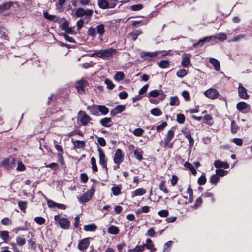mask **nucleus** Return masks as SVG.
<instances>
[{
  "label": "nucleus",
  "instance_id": "nucleus-30",
  "mask_svg": "<svg viewBox=\"0 0 252 252\" xmlns=\"http://www.w3.org/2000/svg\"><path fill=\"white\" fill-rule=\"evenodd\" d=\"M142 33V31L140 30H133L130 33V36L133 41H135L139 35Z\"/></svg>",
  "mask_w": 252,
  "mask_h": 252
},
{
  "label": "nucleus",
  "instance_id": "nucleus-9",
  "mask_svg": "<svg viewBox=\"0 0 252 252\" xmlns=\"http://www.w3.org/2000/svg\"><path fill=\"white\" fill-rule=\"evenodd\" d=\"M89 85L88 82L84 79H81L76 82V88L78 93L80 94L85 93L84 88Z\"/></svg>",
  "mask_w": 252,
  "mask_h": 252
},
{
  "label": "nucleus",
  "instance_id": "nucleus-57",
  "mask_svg": "<svg viewBox=\"0 0 252 252\" xmlns=\"http://www.w3.org/2000/svg\"><path fill=\"white\" fill-rule=\"evenodd\" d=\"M182 95L187 101L190 100V94L189 92L187 90H184L182 93Z\"/></svg>",
  "mask_w": 252,
  "mask_h": 252
},
{
  "label": "nucleus",
  "instance_id": "nucleus-33",
  "mask_svg": "<svg viewBox=\"0 0 252 252\" xmlns=\"http://www.w3.org/2000/svg\"><path fill=\"white\" fill-rule=\"evenodd\" d=\"M98 6L102 9H106L109 8L108 2L106 0H98Z\"/></svg>",
  "mask_w": 252,
  "mask_h": 252
},
{
  "label": "nucleus",
  "instance_id": "nucleus-60",
  "mask_svg": "<svg viewBox=\"0 0 252 252\" xmlns=\"http://www.w3.org/2000/svg\"><path fill=\"white\" fill-rule=\"evenodd\" d=\"M167 126L166 122H162L160 125L156 127V129L158 132L162 131Z\"/></svg>",
  "mask_w": 252,
  "mask_h": 252
},
{
  "label": "nucleus",
  "instance_id": "nucleus-25",
  "mask_svg": "<svg viewBox=\"0 0 252 252\" xmlns=\"http://www.w3.org/2000/svg\"><path fill=\"white\" fill-rule=\"evenodd\" d=\"M72 142L73 144L74 148H83L85 146V142L84 141H80L78 140H76L74 141L73 139H72Z\"/></svg>",
  "mask_w": 252,
  "mask_h": 252
},
{
  "label": "nucleus",
  "instance_id": "nucleus-37",
  "mask_svg": "<svg viewBox=\"0 0 252 252\" xmlns=\"http://www.w3.org/2000/svg\"><path fill=\"white\" fill-rule=\"evenodd\" d=\"M91 164L92 165V169L93 172H96L98 171V168L96 165V159L94 157H92L91 158Z\"/></svg>",
  "mask_w": 252,
  "mask_h": 252
},
{
  "label": "nucleus",
  "instance_id": "nucleus-54",
  "mask_svg": "<svg viewBox=\"0 0 252 252\" xmlns=\"http://www.w3.org/2000/svg\"><path fill=\"white\" fill-rule=\"evenodd\" d=\"M87 34L88 36H91L93 38L95 37L96 34L95 32V29L93 27L89 28L87 31Z\"/></svg>",
  "mask_w": 252,
  "mask_h": 252
},
{
  "label": "nucleus",
  "instance_id": "nucleus-46",
  "mask_svg": "<svg viewBox=\"0 0 252 252\" xmlns=\"http://www.w3.org/2000/svg\"><path fill=\"white\" fill-rule=\"evenodd\" d=\"M125 78V74L122 71L116 72L115 75L114 77L116 81H120L122 80Z\"/></svg>",
  "mask_w": 252,
  "mask_h": 252
},
{
  "label": "nucleus",
  "instance_id": "nucleus-55",
  "mask_svg": "<svg viewBox=\"0 0 252 252\" xmlns=\"http://www.w3.org/2000/svg\"><path fill=\"white\" fill-rule=\"evenodd\" d=\"M34 221L38 225H42L44 224L46 221L45 219L42 217H36L34 218Z\"/></svg>",
  "mask_w": 252,
  "mask_h": 252
},
{
  "label": "nucleus",
  "instance_id": "nucleus-61",
  "mask_svg": "<svg viewBox=\"0 0 252 252\" xmlns=\"http://www.w3.org/2000/svg\"><path fill=\"white\" fill-rule=\"evenodd\" d=\"M105 83L107 85V87L109 89H113L115 87V84L112 82V81L108 79H106L105 80Z\"/></svg>",
  "mask_w": 252,
  "mask_h": 252
},
{
  "label": "nucleus",
  "instance_id": "nucleus-13",
  "mask_svg": "<svg viewBox=\"0 0 252 252\" xmlns=\"http://www.w3.org/2000/svg\"><path fill=\"white\" fill-rule=\"evenodd\" d=\"M15 164V159H12L11 161H10L9 158H6L4 159L1 162L0 166L4 167L7 170H10L12 169Z\"/></svg>",
  "mask_w": 252,
  "mask_h": 252
},
{
  "label": "nucleus",
  "instance_id": "nucleus-56",
  "mask_svg": "<svg viewBox=\"0 0 252 252\" xmlns=\"http://www.w3.org/2000/svg\"><path fill=\"white\" fill-rule=\"evenodd\" d=\"M144 130L141 128L135 129L133 131V134L136 136H141L144 133Z\"/></svg>",
  "mask_w": 252,
  "mask_h": 252
},
{
  "label": "nucleus",
  "instance_id": "nucleus-52",
  "mask_svg": "<svg viewBox=\"0 0 252 252\" xmlns=\"http://www.w3.org/2000/svg\"><path fill=\"white\" fill-rule=\"evenodd\" d=\"M176 121L180 124H183L185 121V116L183 114H178L176 116Z\"/></svg>",
  "mask_w": 252,
  "mask_h": 252
},
{
  "label": "nucleus",
  "instance_id": "nucleus-18",
  "mask_svg": "<svg viewBox=\"0 0 252 252\" xmlns=\"http://www.w3.org/2000/svg\"><path fill=\"white\" fill-rule=\"evenodd\" d=\"M214 165L216 168H223L224 169H228L229 165L226 162H223L220 160H216L214 163Z\"/></svg>",
  "mask_w": 252,
  "mask_h": 252
},
{
  "label": "nucleus",
  "instance_id": "nucleus-16",
  "mask_svg": "<svg viewBox=\"0 0 252 252\" xmlns=\"http://www.w3.org/2000/svg\"><path fill=\"white\" fill-rule=\"evenodd\" d=\"M83 114V115L80 119V122L83 126H86L89 122L92 120V118L88 115L84 111H80L78 114Z\"/></svg>",
  "mask_w": 252,
  "mask_h": 252
},
{
  "label": "nucleus",
  "instance_id": "nucleus-20",
  "mask_svg": "<svg viewBox=\"0 0 252 252\" xmlns=\"http://www.w3.org/2000/svg\"><path fill=\"white\" fill-rule=\"evenodd\" d=\"M14 4L12 1H8L2 3L0 5V13H2L3 11L9 9Z\"/></svg>",
  "mask_w": 252,
  "mask_h": 252
},
{
  "label": "nucleus",
  "instance_id": "nucleus-5",
  "mask_svg": "<svg viewBox=\"0 0 252 252\" xmlns=\"http://www.w3.org/2000/svg\"><path fill=\"white\" fill-rule=\"evenodd\" d=\"M160 51H155L154 52H142L140 56L142 58L147 61H155L156 57L159 55Z\"/></svg>",
  "mask_w": 252,
  "mask_h": 252
},
{
  "label": "nucleus",
  "instance_id": "nucleus-64",
  "mask_svg": "<svg viewBox=\"0 0 252 252\" xmlns=\"http://www.w3.org/2000/svg\"><path fill=\"white\" fill-rule=\"evenodd\" d=\"M149 87V84H146L145 85H144L138 91V94L139 95L143 94H145Z\"/></svg>",
  "mask_w": 252,
  "mask_h": 252
},
{
  "label": "nucleus",
  "instance_id": "nucleus-17",
  "mask_svg": "<svg viewBox=\"0 0 252 252\" xmlns=\"http://www.w3.org/2000/svg\"><path fill=\"white\" fill-rule=\"evenodd\" d=\"M100 124L106 127H110L113 125V123L111 118L105 117L100 120Z\"/></svg>",
  "mask_w": 252,
  "mask_h": 252
},
{
  "label": "nucleus",
  "instance_id": "nucleus-1",
  "mask_svg": "<svg viewBox=\"0 0 252 252\" xmlns=\"http://www.w3.org/2000/svg\"><path fill=\"white\" fill-rule=\"evenodd\" d=\"M174 127H172L167 131L165 137L164 138V148L172 149L173 147L174 142H171V141L174 136Z\"/></svg>",
  "mask_w": 252,
  "mask_h": 252
},
{
  "label": "nucleus",
  "instance_id": "nucleus-10",
  "mask_svg": "<svg viewBox=\"0 0 252 252\" xmlns=\"http://www.w3.org/2000/svg\"><path fill=\"white\" fill-rule=\"evenodd\" d=\"M204 95L209 99H215L218 97L219 94L216 89L210 88L204 92Z\"/></svg>",
  "mask_w": 252,
  "mask_h": 252
},
{
  "label": "nucleus",
  "instance_id": "nucleus-45",
  "mask_svg": "<svg viewBox=\"0 0 252 252\" xmlns=\"http://www.w3.org/2000/svg\"><path fill=\"white\" fill-rule=\"evenodd\" d=\"M151 114L155 116H159L162 114L161 110L158 108H154L151 110Z\"/></svg>",
  "mask_w": 252,
  "mask_h": 252
},
{
  "label": "nucleus",
  "instance_id": "nucleus-24",
  "mask_svg": "<svg viewBox=\"0 0 252 252\" xmlns=\"http://www.w3.org/2000/svg\"><path fill=\"white\" fill-rule=\"evenodd\" d=\"M146 193V190L142 188H138L131 193V197L133 198L135 196H141L145 194Z\"/></svg>",
  "mask_w": 252,
  "mask_h": 252
},
{
  "label": "nucleus",
  "instance_id": "nucleus-38",
  "mask_svg": "<svg viewBox=\"0 0 252 252\" xmlns=\"http://www.w3.org/2000/svg\"><path fill=\"white\" fill-rule=\"evenodd\" d=\"M160 94V90H154L149 92L147 97H157Z\"/></svg>",
  "mask_w": 252,
  "mask_h": 252
},
{
  "label": "nucleus",
  "instance_id": "nucleus-12",
  "mask_svg": "<svg viewBox=\"0 0 252 252\" xmlns=\"http://www.w3.org/2000/svg\"><path fill=\"white\" fill-rule=\"evenodd\" d=\"M46 199L47 204L49 208H57L58 209L65 210L66 208V206L65 205L63 204L58 203L52 200L48 199L46 196H45Z\"/></svg>",
  "mask_w": 252,
  "mask_h": 252
},
{
  "label": "nucleus",
  "instance_id": "nucleus-26",
  "mask_svg": "<svg viewBox=\"0 0 252 252\" xmlns=\"http://www.w3.org/2000/svg\"><path fill=\"white\" fill-rule=\"evenodd\" d=\"M210 63L214 66L216 71H219L220 69V65L219 61L215 59L211 58L209 60Z\"/></svg>",
  "mask_w": 252,
  "mask_h": 252
},
{
  "label": "nucleus",
  "instance_id": "nucleus-44",
  "mask_svg": "<svg viewBox=\"0 0 252 252\" xmlns=\"http://www.w3.org/2000/svg\"><path fill=\"white\" fill-rule=\"evenodd\" d=\"M238 129V126L235 120L231 122V131L233 134L236 133Z\"/></svg>",
  "mask_w": 252,
  "mask_h": 252
},
{
  "label": "nucleus",
  "instance_id": "nucleus-63",
  "mask_svg": "<svg viewBox=\"0 0 252 252\" xmlns=\"http://www.w3.org/2000/svg\"><path fill=\"white\" fill-rule=\"evenodd\" d=\"M16 243L19 246H22L24 245L26 243V240L25 238H21L20 237H17L16 239Z\"/></svg>",
  "mask_w": 252,
  "mask_h": 252
},
{
  "label": "nucleus",
  "instance_id": "nucleus-39",
  "mask_svg": "<svg viewBox=\"0 0 252 252\" xmlns=\"http://www.w3.org/2000/svg\"><path fill=\"white\" fill-rule=\"evenodd\" d=\"M97 226L94 224L86 225L84 226V230L85 231L93 232L96 230Z\"/></svg>",
  "mask_w": 252,
  "mask_h": 252
},
{
  "label": "nucleus",
  "instance_id": "nucleus-51",
  "mask_svg": "<svg viewBox=\"0 0 252 252\" xmlns=\"http://www.w3.org/2000/svg\"><path fill=\"white\" fill-rule=\"evenodd\" d=\"M220 180V177L216 174L212 175L210 179V182L212 184L216 185Z\"/></svg>",
  "mask_w": 252,
  "mask_h": 252
},
{
  "label": "nucleus",
  "instance_id": "nucleus-35",
  "mask_svg": "<svg viewBox=\"0 0 252 252\" xmlns=\"http://www.w3.org/2000/svg\"><path fill=\"white\" fill-rule=\"evenodd\" d=\"M187 191L189 195V203H191L193 202L194 199H193V191L192 189L191 188V186L189 185V187L187 188Z\"/></svg>",
  "mask_w": 252,
  "mask_h": 252
},
{
  "label": "nucleus",
  "instance_id": "nucleus-36",
  "mask_svg": "<svg viewBox=\"0 0 252 252\" xmlns=\"http://www.w3.org/2000/svg\"><path fill=\"white\" fill-rule=\"evenodd\" d=\"M28 202L26 201L20 200L18 202V205L19 209L23 212H26V209L27 207Z\"/></svg>",
  "mask_w": 252,
  "mask_h": 252
},
{
  "label": "nucleus",
  "instance_id": "nucleus-14",
  "mask_svg": "<svg viewBox=\"0 0 252 252\" xmlns=\"http://www.w3.org/2000/svg\"><path fill=\"white\" fill-rule=\"evenodd\" d=\"M90 238H85L79 241L78 249L80 251L86 250L90 245Z\"/></svg>",
  "mask_w": 252,
  "mask_h": 252
},
{
  "label": "nucleus",
  "instance_id": "nucleus-41",
  "mask_svg": "<svg viewBox=\"0 0 252 252\" xmlns=\"http://www.w3.org/2000/svg\"><path fill=\"white\" fill-rule=\"evenodd\" d=\"M158 64L160 68L164 69L168 68L170 63L167 60H161L158 63Z\"/></svg>",
  "mask_w": 252,
  "mask_h": 252
},
{
  "label": "nucleus",
  "instance_id": "nucleus-58",
  "mask_svg": "<svg viewBox=\"0 0 252 252\" xmlns=\"http://www.w3.org/2000/svg\"><path fill=\"white\" fill-rule=\"evenodd\" d=\"M85 10L82 8H78L75 12V15L77 17H81L85 15Z\"/></svg>",
  "mask_w": 252,
  "mask_h": 252
},
{
  "label": "nucleus",
  "instance_id": "nucleus-48",
  "mask_svg": "<svg viewBox=\"0 0 252 252\" xmlns=\"http://www.w3.org/2000/svg\"><path fill=\"white\" fill-rule=\"evenodd\" d=\"M144 250L143 245H137L134 248L129 249L128 252H143Z\"/></svg>",
  "mask_w": 252,
  "mask_h": 252
},
{
  "label": "nucleus",
  "instance_id": "nucleus-4",
  "mask_svg": "<svg viewBox=\"0 0 252 252\" xmlns=\"http://www.w3.org/2000/svg\"><path fill=\"white\" fill-rule=\"evenodd\" d=\"M95 191V189L94 187L92 186L89 190H87L82 196H81L80 198V201L83 203H86L89 201L94 195Z\"/></svg>",
  "mask_w": 252,
  "mask_h": 252
},
{
  "label": "nucleus",
  "instance_id": "nucleus-11",
  "mask_svg": "<svg viewBox=\"0 0 252 252\" xmlns=\"http://www.w3.org/2000/svg\"><path fill=\"white\" fill-rule=\"evenodd\" d=\"M238 95L240 98L243 99H248L250 96L247 93V89L242 85L241 84H239L238 88Z\"/></svg>",
  "mask_w": 252,
  "mask_h": 252
},
{
  "label": "nucleus",
  "instance_id": "nucleus-31",
  "mask_svg": "<svg viewBox=\"0 0 252 252\" xmlns=\"http://www.w3.org/2000/svg\"><path fill=\"white\" fill-rule=\"evenodd\" d=\"M180 101L177 96H172L170 98L169 104L170 106H178Z\"/></svg>",
  "mask_w": 252,
  "mask_h": 252
},
{
  "label": "nucleus",
  "instance_id": "nucleus-28",
  "mask_svg": "<svg viewBox=\"0 0 252 252\" xmlns=\"http://www.w3.org/2000/svg\"><path fill=\"white\" fill-rule=\"evenodd\" d=\"M0 238H1L3 240L4 242L7 243L9 239V232L6 230L0 231Z\"/></svg>",
  "mask_w": 252,
  "mask_h": 252
},
{
  "label": "nucleus",
  "instance_id": "nucleus-21",
  "mask_svg": "<svg viewBox=\"0 0 252 252\" xmlns=\"http://www.w3.org/2000/svg\"><path fill=\"white\" fill-rule=\"evenodd\" d=\"M146 244H144L143 245L144 248H146L147 249L150 250L153 252L157 250V249L154 247V245L151 239L147 238L146 240Z\"/></svg>",
  "mask_w": 252,
  "mask_h": 252
},
{
  "label": "nucleus",
  "instance_id": "nucleus-22",
  "mask_svg": "<svg viewBox=\"0 0 252 252\" xmlns=\"http://www.w3.org/2000/svg\"><path fill=\"white\" fill-rule=\"evenodd\" d=\"M212 37V36L204 37L203 38L200 39L196 43H194L193 46L195 48L201 47L204 44L205 42H209L211 40Z\"/></svg>",
  "mask_w": 252,
  "mask_h": 252
},
{
  "label": "nucleus",
  "instance_id": "nucleus-50",
  "mask_svg": "<svg viewBox=\"0 0 252 252\" xmlns=\"http://www.w3.org/2000/svg\"><path fill=\"white\" fill-rule=\"evenodd\" d=\"M54 145L55 149L58 151V153L57 154H63L64 150L62 146L58 144L56 140H54Z\"/></svg>",
  "mask_w": 252,
  "mask_h": 252
},
{
  "label": "nucleus",
  "instance_id": "nucleus-59",
  "mask_svg": "<svg viewBox=\"0 0 252 252\" xmlns=\"http://www.w3.org/2000/svg\"><path fill=\"white\" fill-rule=\"evenodd\" d=\"M187 74V71L185 69L179 70L177 73V76L179 78H183Z\"/></svg>",
  "mask_w": 252,
  "mask_h": 252
},
{
  "label": "nucleus",
  "instance_id": "nucleus-40",
  "mask_svg": "<svg viewBox=\"0 0 252 252\" xmlns=\"http://www.w3.org/2000/svg\"><path fill=\"white\" fill-rule=\"evenodd\" d=\"M111 190L114 196H118L121 193V187L119 186H115L111 188Z\"/></svg>",
  "mask_w": 252,
  "mask_h": 252
},
{
  "label": "nucleus",
  "instance_id": "nucleus-34",
  "mask_svg": "<svg viewBox=\"0 0 252 252\" xmlns=\"http://www.w3.org/2000/svg\"><path fill=\"white\" fill-rule=\"evenodd\" d=\"M119 232V228L114 225H112L108 228V232L111 234L117 235Z\"/></svg>",
  "mask_w": 252,
  "mask_h": 252
},
{
  "label": "nucleus",
  "instance_id": "nucleus-15",
  "mask_svg": "<svg viewBox=\"0 0 252 252\" xmlns=\"http://www.w3.org/2000/svg\"><path fill=\"white\" fill-rule=\"evenodd\" d=\"M182 132L183 133L185 137L188 140L189 145L191 147L194 144V139L191 136V132L189 129L185 128L184 130H182Z\"/></svg>",
  "mask_w": 252,
  "mask_h": 252
},
{
  "label": "nucleus",
  "instance_id": "nucleus-32",
  "mask_svg": "<svg viewBox=\"0 0 252 252\" xmlns=\"http://www.w3.org/2000/svg\"><path fill=\"white\" fill-rule=\"evenodd\" d=\"M99 113L103 115H106L109 113V109L105 105H99L98 106Z\"/></svg>",
  "mask_w": 252,
  "mask_h": 252
},
{
  "label": "nucleus",
  "instance_id": "nucleus-19",
  "mask_svg": "<svg viewBox=\"0 0 252 252\" xmlns=\"http://www.w3.org/2000/svg\"><path fill=\"white\" fill-rule=\"evenodd\" d=\"M98 105L96 104H93L91 106H88L87 107V109L90 111V113L91 115L94 116H99V111L98 110Z\"/></svg>",
  "mask_w": 252,
  "mask_h": 252
},
{
  "label": "nucleus",
  "instance_id": "nucleus-7",
  "mask_svg": "<svg viewBox=\"0 0 252 252\" xmlns=\"http://www.w3.org/2000/svg\"><path fill=\"white\" fill-rule=\"evenodd\" d=\"M124 154L121 149H117L114 155L113 160L116 164H120L123 162Z\"/></svg>",
  "mask_w": 252,
  "mask_h": 252
},
{
  "label": "nucleus",
  "instance_id": "nucleus-47",
  "mask_svg": "<svg viewBox=\"0 0 252 252\" xmlns=\"http://www.w3.org/2000/svg\"><path fill=\"white\" fill-rule=\"evenodd\" d=\"M159 188L160 190L162 191L165 193H167L168 192V190L166 186V181L165 180H162L159 185Z\"/></svg>",
  "mask_w": 252,
  "mask_h": 252
},
{
  "label": "nucleus",
  "instance_id": "nucleus-53",
  "mask_svg": "<svg viewBox=\"0 0 252 252\" xmlns=\"http://www.w3.org/2000/svg\"><path fill=\"white\" fill-rule=\"evenodd\" d=\"M228 173L227 171L224 170L222 169L217 168L216 170V174L219 177H223Z\"/></svg>",
  "mask_w": 252,
  "mask_h": 252
},
{
  "label": "nucleus",
  "instance_id": "nucleus-27",
  "mask_svg": "<svg viewBox=\"0 0 252 252\" xmlns=\"http://www.w3.org/2000/svg\"><path fill=\"white\" fill-rule=\"evenodd\" d=\"M142 151L141 149L136 148L134 151V155L135 157V158L139 160V161H141L142 159H143V157L142 155Z\"/></svg>",
  "mask_w": 252,
  "mask_h": 252
},
{
  "label": "nucleus",
  "instance_id": "nucleus-49",
  "mask_svg": "<svg viewBox=\"0 0 252 252\" xmlns=\"http://www.w3.org/2000/svg\"><path fill=\"white\" fill-rule=\"evenodd\" d=\"M206 175L204 173H203L198 179L197 183L199 185H203L206 183Z\"/></svg>",
  "mask_w": 252,
  "mask_h": 252
},
{
  "label": "nucleus",
  "instance_id": "nucleus-8",
  "mask_svg": "<svg viewBox=\"0 0 252 252\" xmlns=\"http://www.w3.org/2000/svg\"><path fill=\"white\" fill-rule=\"evenodd\" d=\"M237 110L243 113H248L251 110V106L244 101L239 102L237 104Z\"/></svg>",
  "mask_w": 252,
  "mask_h": 252
},
{
  "label": "nucleus",
  "instance_id": "nucleus-2",
  "mask_svg": "<svg viewBox=\"0 0 252 252\" xmlns=\"http://www.w3.org/2000/svg\"><path fill=\"white\" fill-rule=\"evenodd\" d=\"M54 219L62 229L67 230L70 228V221L67 218L61 217L60 215L58 214L54 216Z\"/></svg>",
  "mask_w": 252,
  "mask_h": 252
},
{
  "label": "nucleus",
  "instance_id": "nucleus-62",
  "mask_svg": "<svg viewBox=\"0 0 252 252\" xmlns=\"http://www.w3.org/2000/svg\"><path fill=\"white\" fill-rule=\"evenodd\" d=\"M1 223L3 225H10L11 224V220L9 218L5 217L1 220Z\"/></svg>",
  "mask_w": 252,
  "mask_h": 252
},
{
  "label": "nucleus",
  "instance_id": "nucleus-29",
  "mask_svg": "<svg viewBox=\"0 0 252 252\" xmlns=\"http://www.w3.org/2000/svg\"><path fill=\"white\" fill-rule=\"evenodd\" d=\"M184 166L186 168L189 170L191 172V173L194 176H195L197 174V171L194 168V167L193 166V165L189 162H186L184 164Z\"/></svg>",
  "mask_w": 252,
  "mask_h": 252
},
{
  "label": "nucleus",
  "instance_id": "nucleus-42",
  "mask_svg": "<svg viewBox=\"0 0 252 252\" xmlns=\"http://www.w3.org/2000/svg\"><path fill=\"white\" fill-rule=\"evenodd\" d=\"M95 29L97 31V32L100 35L104 34L105 32L104 26L103 24H100L96 26Z\"/></svg>",
  "mask_w": 252,
  "mask_h": 252
},
{
  "label": "nucleus",
  "instance_id": "nucleus-3",
  "mask_svg": "<svg viewBox=\"0 0 252 252\" xmlns=\"http://www.w3.org/2000/svg\"><path fill=\"white\" fill-rule=\"evenodd\" d=\"M99 155V163L102 166V167L107 172V158L103 150L100 147L98 148L97 149Z\"/></svg>",
  "mask_w": 252,
  "mask_h": 252
},
{
  "label": "nucleus",
  "instance_id": "nucleus-43",
  "mask_svg": "<svg viewBox=\"0 0 252 252\" xmlns=\"http://www.w3.org/2000/svg\"><path fill=\"white\" fill-rule=\"evenodd\" d=\"M43 16L46 19L48 20L49 21L55 22L57 21V20H55L56 16L49 14V13L47 11L43 12Z\"/></svg>",
  "mask_w": 252,
  "mask_h": 252
},
{
  "label": "nucleus",
  "instance_id": "nucleus-23",
  "mask_svg": "<svg viewBox=\"0 0 252 252\" xmlns=\"http://www.w3.org/2000/svg\"><path fill=\"white\" fill-rule=\"evenodd\" d=\"M190 63V56L188 54H184L182 56L181 64L183 67H186Z\"/></svg>",
  "mask_w": 252,
  "mask_h": 252
},
{
  "label": "nucleus",
  "instance_id": "nucleus-6",
  "mask_svg": "<svg viewBox=\"0 0 252 252\" xmlns=\"http://www.w3.org/2000/svg\"><path fill=\"white\" fill-rule=\"evenodd\" d=\"M117 52L115 49L109 48L106 50H100L98 51V57L105 59L111 57L113 54Z\"/></svg>",
  "mask_w": 252,
  "mask_h": 252
}]
</instances>
